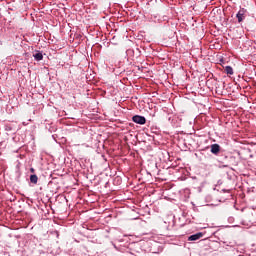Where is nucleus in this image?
<instances>
[{
    "label": "nucleus",
    "instance_id": "obj_5",
    "mask_svg": "<svg viewBox=\"0 0 256 256\" xmlns=\"http://www.w3.org/2000/svg\"><path fill=\"white\" fill-rule=\"evenodd\" d=\"M33 57L35 61H43V53L41 51H36V53L33 54Z\"/></svg>",
    "mask_w": 256,
    "mask_h": 256
},
{
    "label": "nucleus",
    "instance_id": "obj_2",
    "mask_svg": "<svg viewBox=\"0 0 256 256\" xmlns=\"http://www.w3.org/2000/svg\"><path fill=\"white\" fill-rule=\"evenodd\" d=\"M132 121L137 123L138 125H145L147 123V119L144 116L135 115L132 117Z\"/></svg>",
    "mask_w": 256,
    "mask_h": 256
},
{
    "label": "nucleus",
    "instance_id": "obj_10",
    "mask_svg": "<svg viewBox=\"0 0 256 256\" xmlns=\"http://www.w3.org/2000/svg\"><path fill=\"white\" fill-rule=\"evenodd\" d=\"M224 167H229V165H228V164H225Z\"/></svg>",
    "mask_w": 256,
    "mask_h": 256
},
{
    "label": "nucleus",
    "instance_id": "obj_1",
    "mask_svg": "<svg viewBox=\"0 0 256 256\" xmlns=\"http://www.w3.org/2000/svg\"><path fill=\"white\" fill-rule=\"evenodd\" d=\"M238 23H243L244 19H247V9L241 8L236 14Z\"/></svg>",
    "mask_w": 256,
    "mask_h": 256
},
{
    "label": "nucleus",
    "instance_id": "obj_4",
    "mask_svg": "<svg viewBox=\"0 0 256 256\" xmlns=\"http://www.w3.org/2000/svg\"><path fill=\"white\" fill-rule=\"evenodd\" d=\"M202 237H203V233L198 232L196 234H193V235L189 236L188 241H199V239H201Z\"/></svg>",
    "mask_w": 256,
    "mask_h": 256
},
{
    "label": "nucleus",
    "instance_id": "obj_8",
    "mask_svg": "<svg viewBox=\"0 0 256 256\" xmlns=\"http://www.w3.org/2000/svg\"><path fill=\"white\" fill-rule=\"evenodd\" d=\"M5 131H13V127L11 125H5Z\"/></svg>",
    "mask_w": 256,
    "mask_h": 256
},
{
    "label": "nucleus",
    "instance_id": "obj_6",
    "mask_svg": "<svg viewBox=\"0 0 256 256\" xmlns=\"http://www.w3.org/2000/svg\"><path fill=\"white\" fill-rule=\"evenodd\" d=\"M38 181H39V177H37L36 174L30 175V183H32L33 185H37Z\"/></svg>",
    "mask_w": 256,
    "mask_h": 256
},
{
    "label": "nucleus",
    "instance_id": "obj_7",
    "mask_svg": "<svg viewBox=\"0 0 256 256\" xmlns=\"http://www.w3.org/2000/svg\"><path fill=\"white\" fill-rule=\"evenodd\" d=\"M224 71L227 73V75H233V67L231 66H226Z\"/></svg>",
    "mask_w": 256,
    "mask_h": 256
},
{
    "label": "nucleus",
    "instance_id": "obj_3",
    "mask_svg": "<svg viewBox=\"0 0 256 256\" xmlns=\"http://www.w3.org/2000/svg\"><path fill=\"white\" fill-rule=\"evenodd\" d=\"M210 149L213 155H219V152L221 151V146L219 144H212L210 146Z\"/></svg>",
    "mask_w": 256,
    "mask_h": 256
},
{
    "label": "nucleus",
    "instance_id": "obj_9",
    "mask_svg": "<svg viewBox=\"0 0 256 256\" xmlns=\"http://www.w3.org/2000/svg\"><path fill=\"white\" fill-rule=\"evenodd\" d=\"M30 173H35V168H30Z\"/></svg>",
    "mask_w": 256,
    "mask_h": 256
}]
</instances>
